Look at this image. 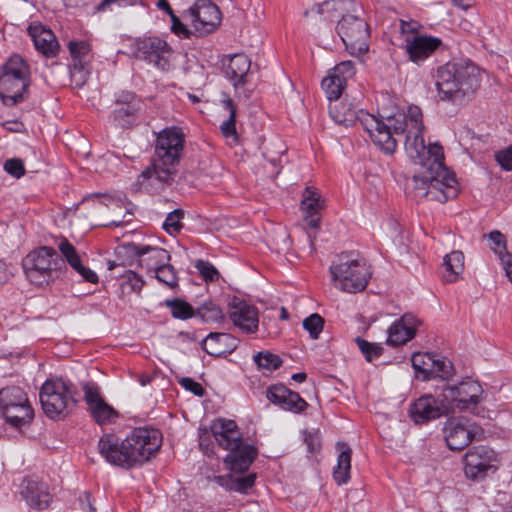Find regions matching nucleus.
I'll list each match as a JSON object with an SVG mask.
<instances>
[{"mask_svg": "<svg viewBox=\"0 0 512 512\" xmlns=\"http://www.w3.org/2000/svg\"><path fill=\"white\" fill-rule=\"evenodd\" d=\"M391 136L404 137V148L409 158L422 167V175H414L415 189L420 196L445 203L458 196L459 187L454 174L443 163L444 154L440 144L425 145L422 112L418 106H409L408 113L392 115Z\"/></svg>", "mask_w": 512, "mask_h": 512, "instance_id": "1", "label": "nucleus"}, {"mask_svg": "<svg viewBox=\"0 0 512 512\" xmlns=\"http://www.w3.org/2000/svg\"><path fill=\"white\" fill-rule=\"evenodd\" d=\"M185 134L177 126L158 132L151 163L137 178L139 189L154 194L172 185L178 175V165L184 155Z\"/></svg>", "mask_w": 512, "mask_h": 512, "instance_id": "2", "label": "nucleus"}, {"mask_svg": "<svg viewBox=\"0 0 512 512\" xmlns=\"http://www.w3.org/2000/svg\"><path fill=\"white\" fill-rule=\"evenodd\" d=\"M162 445V434L152 427H137L124 439L115 433H104L98 440L100 456L110 465L125 470L142 466Z\"/></svg>", "mask_w": 512, "mask_h": 512, "instance_id": "3", "label": "nucleus"}, {"mask_svg": "<svg viewBox=\"0 0 512 512\" xmlns=\"http://www.w3.org/2000/svg\"><path fill=\"white\" fill-rule=\"evenodd\" d=\"M329 116L337 125L343 127H350L359 123L368 133L373 143L385 154L391 155L395 152L398 139L391 136L393 122H390V120L392 115L385 119H379L363 109H357L352 103L344 99L330 102Z\"/></svg>", "mask_w": 512, "mask_h": 512, "instance_id": "4", "label": "nucleus"}, {"mask_svg": "<svg viewBox=\"0 0 512 512\" xmlns=\"http://www.w3.org/2000/svg\"><path fill=\"white\" fill-rule=\"evenodd\" d=\"M434 78L440 100L453 103L473 95L481 85L480 69L468 59H454L439 66Z\"/></svg>", "mask_w": 512, "mask_h": 512, "instance_id": "5", "label": "nucleus"}, {"mask_svg": "<svg viewBox=\"0 0 512 512\" xmlns=\"http://www.w3.org/2000/svg\"><path fill=\"white\" fill-rule=\"evenodd\" d=\"M210 431L218 446L229 453L224 458L228 469L244 473L258 456V450L251 444L243 443V436L233 420L217 418L211 422Z\"/></svg>", "mask_w": 512, "mask_h": 512, "instance_id": "6", "label": "nucleus"}, {"mask_svg": "<svg viewBox=\"0 0 512 512\" xmlns=\"http://www.w3.org/2000/svg\"><path fill=\"white\" fill-rule=\"evenodd\" d=\"M356 6L353 0H328L322 3L321 12L335 11L341 15L336 31L340 36L346 50L351 55H361L368 51V39L370 36L368 24L364 19L344 14Z\"/></svg>", "mask_w": 512, "mask_h": 512, "instance_id": "7", "label": "nucleus"}, {"mask_svg": "<svg viewBox=\"0 0 512 512\" xmlns=\"http://www.w3.org/2000/svg\"><path fill=\"white\" fill-rule=\"evenodd\" d=\"M78 394L79 391L71 380L63 377L48 378L39 392L44 414L52 420L64 419L75 408Z\"/></svg>", "mask_w": 512, "mask_h": 512, "instance_id": "8", "label": "nucleus"}, {"mask_svg": "<svg viewBox=\"0 0 512 512\" xmlns=\"http://www.w3.org/2000/svg\"><path fill=\"white\" fill-rule=\"evenodd\" d=\"M334 286L343 292L363 291L371 278L366 262L354 252H343L330 266Z\"/></svg>", "mask_w": 512, "mask_h": 512, "instance_id": "9", "label": "nucleus"}, {"mask_svg": "<svg viewBox=\"0 0 512 512\" xmlns=\"http://www.w3.org/2000/svg\"><path fill=\"white\" fill-rule=\"evenodd\" d=\"M30 67L18 54H14L1 66L0 98L7 106L22 102L30 85Z\"/></svg>", "mask_w": 512, "mask_h": 512, "instance_id": "10", "label": "nucleus"}, {"mask_svg": "<svg viewBox=\"0 0 512 512\" xmlns=\"http://www.w3.org/2000/svg\"><path fill=\"white\" fill-rule=\"evenodd\" d=\"M22 267L27 279L32 284L41 286L60 277L65 261L54 248L41 246L25 256Z\"/></svg>", "mask_w": 512, "mask_h": 512, "instance_id": "11", "label": "nucleus"}, {"mask_svg": "<svg viewBox=\"0 0 512 512\" xmlns=\"http://www.w3.org/2000/svg\"><path fill=\"white\" fill-rule=\"evenodd\" d=\"M440 397L443 406L448 407L449 411L456 408L460 411L474 412L484 399V389L478 381L467 377L456 385L444 386Z\"/></svg>", "mask_w": 512, "mask_h": 512, "instance_id": "12", "label": "nucleus"}, {"mask_svg": "<svg viewBox=\"0 0 512 512\" xmlns=\"http://www.w3.org/2000/svg\"><path fill=\"white\" fill-rule=\"evenodd\" d=\"M131 50L136 59L145 61L158 70L169 71L172 68L173 49L159 37L138 38L131 44Z\"/></svg>", "mask_w": 512, "mask_h": 512, "instance_id": "13", "label": "nucleus"}, {"mask_svg": "<svg viewBox=\"0 0 512 512\" xmlns=\"http://www.w3.org/2000/svg\"><path fill=\"white\" fill-rule=\"evenodd\" d=\"M465 476L472 481H482L498 469L496 452L484 445L473 446L463 458Z\"/></svg>", "mask_w": 512, "mask_h": 512, "instance_id": "14", "label": "nucleus"}, {"mask_svg": "<svg viewBox=\"0 0 512 512\" xmlns=\"http://www.w3.org/2000/svg\"><path fill=\"white\" fill-rule=\"evenodd\" d=\"M111 119L116 127L128 129L138 123L143 102L141 98L132 91L122 90L115 94Z\"/></svg>", "mask_w": 512, "mask_h": 512, "instance_id": "15", "label": "nucleus"}, {"mask_svg": "<svg viewBox=\"0 0 512 512\" xmlns=\"http://www.w3.org/2000/svg\"><path fill=\"white\" fill-rule=\"evenodd\" d=\"M83 391L90 416L97 425H111L117 422L120 413L105 401L101 395L100 387L96 383H85Z\"/></svg>", "mask_w": 512, "mask_h": 512, "instance_id": "16", "label": "nucleus"}, {"mask_svg": "<svg viewBox=\"0 0 512 512\" xmlns=\"http://www.w3.org/2000/svg\"><path fill=\"white\" fill-rule=\"evenodd\" d=\"M191 24L200 33L213 32L221 22V11L211 0H197L186 12Z\"/></svg>", "mask_w": 512, "mask_h": 512, "instance_id": "17", "label": "nucleus"}, {"mask_svg": "<svg viewBox=\"0 0 512 512\" xmlns=\"http://www.w3.org/2000/svg\"><path fill=\"white\" fill-rule=\"evenodd\" d=\"M478 427L465 417L449 418L444 426V438L450 450H462L476 435Z\"/></svg>", "mask_w": 512, "mask_h": 512, "instance_id": "18", "label": "nucleus"}, {"mask_svg": "<svg viewBox=\"0 0 512 512\" xmlns=\"http://www.w3.org/2000/svg\"><path fill=\"white\" fill-rule=\"evenodd\" d=\"M228 316L243 333L251 334L258 330V309L244 299L234 296L228 303Z\"/></svg>", "mask_w": 512, "mask_h": 512, "instance_id": "19", "label": "nucleus"}, {"mask_svg": "<svg viewBox=\"0 0 512 512\" xmlns=\"http://www.w3.org/2000/svg\"><path fill=\"white\" fill-rule=\"evenodd\" d=\"M68 49L72 58L69 65L71 81L81 88L89 77L91 47L86 41H70Z\"/></svg>", "mask_w": 512, "mask_h": 512, "instance_id": "20", "label": "nucleus"}, {"mask_svg": "<svg viewBox=\"0 0 512 512\" xmlns=\"http://www.w3.org/2000/svg\"><path fill=\"white\" fill-rule=\"evenodd\" d=\"M443 41L435 36L415 34L405 39V51L409 60L420 64L433 55L436 51L445 49Z\"/></svg>", "mask_w": 512, "mask_h": 512, "instance_id": "21", "label": "nucleus"}, {"mask_svg": "<svg viewBox=\"0 0 512 512\" xmlns=\"http://www.w3.org/2000/svg\"><path fill=\"white\" fill-rule=\"evenodd\" d=\"M123 249L127 254L134 255L137 257L139 266L146 268L147 271H155L161 266L168 264L171 260L169 252L161 247L149 246V245H138L130 243L123 246Z\"/></svg>", "mask_w": 512, "mask_h": 512, "instance_id": "22", "label": "nucleus"}, {"mask_svg": "<svg viewBox=\"0 0 512 512\" xmlns=\"http://www.w3.org/2000/svg\"><path fill=\"white\" fill-rule=\"evenodd\" d=\"M448 412V407L443 406L442 397L439 395L436 399L431 394L419 397L409 410L410 417L416 424H425Z\"/></svg>", "mask_w": 512, "mask_h": 512, "instance_id": "23", "label": "nucleus"}, {"mask_svg": "<svg viewBox=\"0 0 512 512\" xmlns=\"http://www.w3.org/2000/svg\"><path fill=\"white\" fill-rule=\"evenodd\" d=\"M20 488L22 497L33 509H46L52 500L48 484L35 475L25 477Z\"/></svg>", "mask_w": 512, "mask_h": 512, "instance_id": "24", "label": "nucleus"}, {"mask_svg": "<svg viewBox=\"0 0 512 512\" xmlns=\"http://www.w3.org/2000/svg\"><path fill=\"white\" fill-rule=\"evenodd\" d=\"M267 399L285 411L300 414L309 404L299 395L287 388L284 384L271 385L266 390Z\"/></svg>", "mask_w": 512, "mask_h": 512, "instance_id": "25", "label": "nucleus"}, {"mask_svg": "<svg viewBox=\"0 0 512 512\" xmlns=\"http://www.w3.org/2000/svg\"><path fill=\"white\" fill-rule=\"evenodd\" d=\"M420 324L421 321L413 314H404L389 327L387 343L391 346L404 345L415 337L416 329Z\"/></svg>", "mask_w": 512, "mask_h": 512, "instance_id": "26", "label": "nucleus"}, {"mask_svg": "<svg viewBox=\"0 0 512 512\" xmlns=\"http://www.w3.org/2000/svg\"><path fill=\"white\" fill-rule=\"evenodd\" d=\"M35 49L47 58L57 56L59 52V43L50 29H46L42 24L32 23L27 28Z\"/></svg>", "mask_w": 512, "mask_h": 512, "instance_id": "27", "label": "nucleus"}, {"mask_svg": "<svg viewBox=\"0 0 512 512\" xmlns=\"http://www.w3.org/2000/svg\"><path fill=\"white\" fill-rule=\"evenodd\" d=\"M237 339L231 334L211 332L201 342L202 349L214 357L231 354L237 348Z\"/></svg>", "mask_w": 512, "mask_h": 512, "instance_id": "28", "label": "nucleus"}, {"mask_svg": "<svg viewBox=\"0 0 512 512\" xmlns=\"http://www.w3.org/2000/svg\"><path fill=\"white\" fill-rule=\"evenodd\" d=\"M321 195L312 187H306L303 192V198L300 208L304 213V220L311 229H318L320 226L319 212L322 209Z\"/></svg>", "mask_w": 512, "mask_h": 512, "instance_id": "29", "label": "nucleus"}, {"mask_svg": "<svg viewBox=\"0 0 512 512\" xmlns=\"http://www.w3.org/2000/svg\"><path fill=\"white\" fill-rule=\"evenodd\" d=\"M250 67L251 60L243 53L235 54L229 59L225 74L235 89L243 87L248 82Z\"/></svg>", "mask_w": 512, "mask_h": 512, "instance_id": "30", "label": "nucleus"}, {"mask_svg": "<svg viewBox=\"0 0 512 512\" xmlns=\"http://www.w3.org/2000/svg\"><path fill=\"white\" fill-rule=\"evenodd\" d=\"M336 450L339 454L337 465L333 468V479L341 486L350 480L352 449L347 443L338 441Z\"/></svg>", "mask_w": 512, "mask_h": 512, "instance_id": "31", "label": "nucleus"}, {"mask_svg": "<svg viewBox=\"0 0 512 512\" xmlns=\"http://www.w3.org/2000/svg\"><path fill=\"white\" fill-rule=\"evenodd\" d=\"M0 414L12 427L21 428L28 425L34 416L30 403L18 404L16 406H0Z\"/></svg>", "mask_w": 512, "mask_h": 512, "instance_id": "32", "label": "nucleus"}, {"mask_svg": "<svg viewBox=\"0 0 512 512\" xmlns=\"http://www.w3.org/2000/svg\"><path fill=\"white\" fill-rule=\"evenodd\" d=\"M443 266L445 269L443 278L448 283L458 280L464 270V254L459 250L452 251L444 257Z\"/></svg>", "mask_w": 512, "mask_h": 512, "instance_id": "33", "label": "nucleus"}, {"mask_svg": "<svg viewBox=\"0 0 512 512\" xmlns=\"http://www.w3.org/2000/svg\"><path fill=\"white\" fill-rule=\"evenodd\" d=\"M162 305L170 310L175 319L184 321L195 317L196 308L182 298L165 299Z\"/></svg>", "mask_w": 512, "mask_h": 512, "instance_id": "34", "label": "nucleus"}, {"mask_svg": "<svg viewBox=\"0 0 512 512\" xmlns=\"http://www.w3.org/2000/svg\"><path fill=\"white\" fill-rule=\"evenodd\" d=\"M432 357V352L414 353L412 355V367L415 370L417 378L422 381L431 379V367H433Z\"/></svg>", "mask_w": 512, "mask_h": 512, "instance_id": "35", "label": "nucleus"}, {"mask_svg": "<svg viewBox=\"0 0 512 512\" xmlns=\"http://www.w3.org/2000/svg\"><path fill=\"white\" fill-rule=\"evenodd\" d=\"M28 402L27 394L19 386H9L0 390V406L9 407Z\"/></svg>", "mask_w": 512, "mask_h": 512, "instance_id": "36", "label": "nucleus"}, {"mask_svg": "<svg viewBox=\"0 0 512 512\" xmlns=\"http://www.w3.org/2000/svg\"><path fill=\"white\" fill-rule=\"evenodd\" d=\"M223 104L224 108L229 112V117L220 125V131L225 138H231L234 141H237L238 134L236 131V108L234 107L233 101L230 98L224 100Z\"/></svg>", "mask_w": 512, "mask_h": 512, "instance_id": "37", "label": "nucleus"}, {"mask_svg": "<svg viewBox=\"0 0 512 512\" xmlns=\"http://www.w3.org/2000/svg\"><path fill=\"white\" fill-rule=\"evenodd\" d=\"M195 317H199L204 323H214L223 320L224 313L217 304L208 301L196 308Z\"/></svg>", "mask_w": 512, "mask_h": 512, "instance_id": "38", "label": "nucleus"}, {"mask_svg": "<svg viewBox=\"0 0 512 512\" xmlns=\"http://www.w3.org/2000/svg\"><path fill=\"white\" fill-rule=\"evenodd\" d=\"M433 367H431V379L439 377L442 380L450 379L454 374L452 362L446 357L433 353Z\"/></svg>", "mask_w": 512, "mask_h": 512, "instance_id": "39", "label": "nucleus"}, {"mask_svg": "<svg viewBox=\"0 0 512 512\" xmlns=\"http://www.w3.org/2000/svg\"><path fill=\"white\" fill-rule=\"evenodd\" d=\"M254 362L259 370L272 372L282 365V359L271 352L261 351L254 356Z\"/></svg>", "mask_w": 512, "mask_h": 512, "instance_id": "40", "label": "nucleus"}, {"mask_svg": "<svg viewBox=\"0 0 512 512\" xmlns=\"http://www.w3.org/2000/svg\"><path fill=\"white\" fill-rule=\"evenodd\" d=\"M322 89L324 90L330 102L339 100L342 95L346 84L337 80V77L328 74L321 82Z\"/></svg>", "mask_w": 512, "mask_h": 512, "instance_id": "41", "label": "nucleus"}, {"mask_svg": "<svg viewBox=\"0 0 512 512\" xmlns=\"http://www.w3.org/2000/svg\"><path fill=\"white\" fill-rule=\"evenodd\" d=\"M155 278L170 289L179 287L177 270L168 262L154 271Z\"/></svg>", "mask_w": 512, "mask_h": 512, "instance_id": "42", "label": "nucleus"}, {"mask_svg": "<svg viewBox=\"0 0 512 512\" xmlns=\"http://www.w3.org/2000/svg\"><path fill=\"white\" fill-rule=\"evenodd\" d=\"M354 341L367 362H372L383 354L384 348L379 343H372L361 337H356Z\"/></svg>", "mask_w": 512, "mask_h": 512, "instance_id": "43", "label": "nucleus"}, {"mask_svg": "<svg viewBox=\"0 0 512 512\" xmlns=\"http://www.w3.org/2000/svg\"><path fill=\"white\" fill-rule=\"evenodd\" d=\"M302 326L311 339L317 340L323 331L324 319L318 313H313L303 320Z\"/></svg>", "mask_w": 512, "mask_h": 512, "instance_id": "44", "label": "nucleus"}, {"mask_svg": "<svg viewBox=\"0 0 512 512\" xmlns=\"http://www.w3.org/2000/svg\"><path fill=\"white\" fill-rule=\"evenodd\" d=\"M184 217V211L182 209H175L168 213L165 221L163 222V229L170 235L179 233L183 228L181 220Z\"/></svg>", "mask_w": 512, "mask_h": 512, "instance_id": "45", "label": "nucleus"}, {"mask_svg": "<svg viewBox=\"0 0 512 512\" xmlns=\"http://www.w3.org/2000/svg\"><path fill=\"white\" fill-rule=\"evenodd\" d=\"M121 276L123 278L122 287L124 290H127L129 293H139L142 290L145 282L137 273L132 270H127Z\"/></svg>", "mask_w": 512, "mask_h": 512, "instance_id": "46", "label": "nucleus"}, {"mask_svg": "<svg viewBox=\"0 0 512 512\" xmlns=\"http://www.w3.org/2000/svg\"><path fill=\"white\" fill-rule=\"evenodd\" d=\"M329 74L337 77V80L342 81V83L347 84V80L352 78L355 74L354 63L350 60L342 61L333 67L329 71Z\"/></svg>", "mask_w": 512, "mask_h": 512, "instance_id": "47", "label": "nucleus"}, {"mask_svg": "<svg viewBox=\"0 0 512 512\" xmlns=\"http://www.w3.org/2000/svg\"><path fill=\"white\" fill-rule=\"evenodd\" d=\"M194 267L205 281L214 282L220 277L218 270L209 261L199 259L195 262Z\"/></svg>", "mask_w": 512, "mask_h": 512, "instance_id": "48", "label": "nucleus"}, {"mask_svg": "<svg viewBox=\"0 0 512 512\" xmlns=\"http://www.w3.org/2000/svg\"><path fill=\"white\" fill-rule=\"evenodd\" d=\"M4 170L10 176L19 179L25 175L24 162L19 158L7 159L4 163Z\"/></svg>", "mask_w": 512, "mask_h": 512, "instance_id": "49", "label": "nucleus"}, {"mask_svg": "<svg viewBox=\"0 0 512 512\" xmlns=\"http://www.w3.org/2000/svg\"><path fill=\"white\" fill-rule=\"evenodd\" d=\"M495 160L505 171H512V144L495 152Z\"/></svg>", "mask_w": 512, "mask_h": 512, "instance_id": "50", "label": "nucleus"}, {"mask_svg": "<svg viewBox=\"0 0 512 512\" xmlns=\"http://www.w3.org/2000/svg\"><path fill=\"white\" fill-rule=\"evenodd\" d=\"M304 442L310 454H315L321 449V437L318 431L305 432Z\"/></svg>", "mask_w": 512, "mask_h": 512, "instance_id": "51", "label": "nucleus"}, {"mask_svg": "<svg viewBox=\"0 0 512 512\" xmlns=\"http://www.w3.org/2000/svg\"><path fill=\"white\" fill-rule=\"evenodd\" d=\"M256 474L251 473L246 476L237 477L234 491L239 493H247V491L252 488L255 484Z\"/></svg>", "mask_w": 512, "mask_h": 512, "instance_id": "52", "label": "nucleus"}, {"mask_svg": "<svg viewBox=\"0 0 512 512\" xmlns=\"http://www.w3.org/2000/svg\"><path fill=\"white\" fill-rule=\"evenodd\" d=\"M179 384L187 391L195 396L202 397L205 394L203 386L190 377H183L179 380Z\"/></svg>", "mask_w": 512, "mask_h": 512, "instance_id": "53", "label": "nucleus"}, {"mask_svg": "<svg viewBox=\"0 0 512 512\" xmlns=\"http://www.w3.org/2000/svg\"><path fill=\"white\" fill-rule=\"evenodd\" d=\"M170 19L172 22L171 30L174 34L185 39L190 37L191 31L181 22L175 13L170 16Z\"/></svg>", "mask_w": 512, "mask_h": 512, "instance_id": "54", "label": "nucleus"}, {"mask_svg": "<svg viewBox=\"0 0 512 512\" xmlns=\"http://www.w3.org/2000/svg\"><path fill=\"white\" fill-rule=\"evenodd\" d=\"M489 240L491 241V248L498 253H501L506 249V241L504 235L497 231H491L489 233Z\"/></svg>", "mask_w": 512, "mask_h": 512, "instance_id": "55", "label": "nucleus"}, {"mask_svg": "<svg viewBox=\"0 0 512 512\" xmlns=\"http://www.w3.org/2000/svg\"><path fill=\"white\" fill-rule=\"evenodd\" d=\"M75 271L87 282L96 284L99 281L98 275L90 268L81 264Z\"/></svg>", "mask_w": 512, "mask_h": 512, "instance_id": "56", "label": "nucleus"}, {"mask_svg": "<svg viewBox=\"0 0 512 512\" xmlns=\"http://www.w3.org/2000/svg\"><path fill=\"white\" fill-rule=\"evenodd\" d=\"M79 501H80L81 509L84 512H96V508H95L94 502H93V497L90 492H84L80 496Z\"/></svg>", "mask_w": 512, "mask_h": 512, "instance_id": "57", "label": "nucleus"}, {"mask_svg": "<svg viewBox=\"0 0 512 512\" xmlns=\"http://www.w3.org/2000/svg\"><path fill=\"white\" fill-rule=\"evenodd\" d=\"M215 482L226 490L234 491L236 478L231 475H220L215 477Z\"/></svg>", "mask_w": 512, "mask_h": 512, "instance_id": "58", "label": "nucleus"}, {"mask_svg": "<svg viewBox=\"0 0 512 512\" xmlns=\"http://www.w3.org/2000/svg\"><path fill=\"white\" fill-rule=\"evenodd\" d=\"M112 4H117L118 6H129L134 4V0H102L97 6V10L105 11Z\"/></svg>", "mask_w": 512, "mask_h": 512, "instance_id": "59", "label": "nucleus"}, {"mask_svg": "<svg viewBox=\"0 0 512 512\" xmlns=\"http://www.w3.org/2000/svg\"><path fill=\"white\" fill-rule=\"evenodd\" d=\"M58 249L65 259L77 252L75 247L66 238L60 241Z\"/></svg>", "mask_w": 512, "mask_h": 512, "instance_id": "60", "label": "nucleus"}, {"mask_svg": "<svg viewBox=\"0 0 512 512\" xmlns=\"http://www.w3.org/2000/svg\"><path fill=\"white\" fill-rule=\"evenodd\" d=\"M58 249L65 259L77 252L75 247L66 238L60 241Z\"/></svg>", "mask_w": 512, "mask_h": 512, "instance_id": "61", "label": "nucleus"}, {"mask_svg": "<svg viewBox=\"0 0 512 512\" xmlns=\"http://www.w3.org/2000/svg\"><path fill=\"white\" fill-rule=\"evenodd\" d=\"M211 445H212V442H211L210 435L206 431L203 432L200 435V437H199V447H200V449L203 450V452L205 454H209L210 452H212Z\"/></svg>", "mask_w": 512, "mask_h": 512, "instance_id": "62", "label": "nucleus"}, {"mask_svg": "<svg viewBox=\"0 0 512 512\" xmlns=\"http://www.w3.org/2000/svg\"><path fill=\"white\" fill-rule=\"evenodd\" d=\"M12 273L9 271L7 264L0 260V285L7 282Z\"/></svg>", "mask_w": 512, "mask_h": 512, "instance_id": "63", "label": "nucleus"}, {"mask_svg": "<svg viewBox=\"0 0 512 512\" xmlns=\"http://www.w3.org/2000/svg\"><path fill=\"white\" fill-rule=\"evenodd\" d=\"M65 260L74 270L77 269V267L82 264L81 259L77 252H75L73 255H70Z\"/></svg>", "mask_w": 512, "mask_h": 512, "instance_id": "64", "label": "nucleus"}]
</instances>
